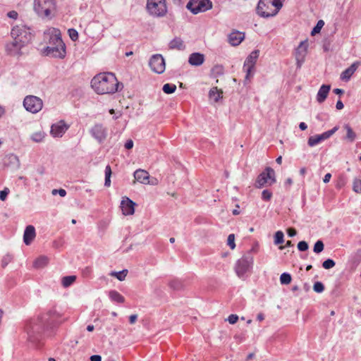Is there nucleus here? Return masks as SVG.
I'll list each match as a JSON object with an SVG mask.
<instances>
[{
    "label": "nucleus",
    "instance_id": "nucleus-1",
    "mask_svg": "<svg viewBox=\"0 0 361 361\" xmlns=\"http://www.w3.org/2000/svg\"><path fill=\"white\" fill-rule=\"evenodd\" d=\"M59 315L55 310H50L47 313L42 314L39 318L38 323L31 324L27 327V334L31 341H35L39 338H35V334H41L45 331L54 329L57 324Z\"/></svg>",
    "mask_w": 361,
    "mask_h": 361
},
{
    "label": "nucleus",
    "instance_id": "nucleus-2",
    "mask_svg": "<svg viewBox=\"0 0 361 361\" xmlns=\"http://www.w3.org/2000/svg\"><path fill=\"white\" fill-rule=\"evenodd\" d=\"M119 82L112 73H101L91 80V87L99 94H113L118 91Z\"/></svg>",
    "mask_w": 361,
    "mask_h": 361
},
{
    "label": "nucleus",
    "instance_id": "nucleus-3",
    "mask_svg": "<svg viewBox=\"0 0 361 361\" xmlns=\"http://www.w3.org/2000/svg\"><path fill=\"white\" fill-rule=\"evenodd\" d=\"M282 6V3L278 1L259 0L256 10L259 16L269 18L276 16Z\"/></svg>",
    "mask_w": 361,
    "mask_h": 361
},
{
    "label": "nucleus",
    "instance_id": "nucleus-4",
    "mask_svg": "<svg viewBox=\"0 0 361 361\" xmlns=\"http://www.w3.org/2000/svg\"><path fill=\"white\" fill-rule=\"evenodd\" d=\"M11 35L13 39H18L25 46L27 45L32 38L30 28L23 24L15 25L11 30Z\"/></svg>",
    "mask_w": 361,
    "mask_h": 361
},
{
    "label": "nucleus",
    "instance_id": "nucleus-5",
    "mask_svg": "<svg viewBox=\"0 0 361 361\" xmlns=\"http://www.w3.org/2000/svg\"><path fill=\"white\" fill-rule=\"evenodd\" d=\"M276 181L274 170L271 167H266V169L258 175L255 186L257 188H262L273 185Z\"/></svg>",
    "mask_w": 361,
    "mask_h": 361
},
{
    "label": "nucleus",
    "instance_id": "nucleus-6",
    "mask_svg": "<svg viewBox=\"0 0 361 361\" xmlns=\"http://www.w3.org/2000/svg\"><path fill=\"white\" fill-rule=\"evenodd\" d=\"M34 9L39 16L49 17L56 10L55 0H35Z\"/></svg>",
    "mask_w": 361,
    "mask_h": 361
},
{
    "label": "nucleus",
    "instance_id": "nucleus-7",
    "mask_svg": "<svg viewBox=\"0 0 361 361\" xmlns=\"http://www.w3.org/2000/svg\"><path fill=\"white\" fill-rule=\"evenodd\" d=\"M147 10L150 15L155 17L165 16L167 12L166 0H147Z\"/></svg>",
    "mask_w": 361,
    "mask_h": 361
},
{
    "label": "nucleus",
    "instance_id": "nucleus-8",
    "mask_svg": "<svg viewBox=\"0 0 361 361\" xmlns=\"http://www.w3.org/2000/svg\"><path fill=\"white\" fill-rule=\"evenodd\" d=\"M186 8L192 13L206 12L212 8V2L211 0H190Z\"/></svg>",
    "mask_w": 361,
    "mask_h": 361
},
{
    "label": "nucleus",
    "instance_id": "nucleus-9",
    "mask_svg": "<svg viewBox=\"0 0 361 361\" xmlns=\"http://www.w3.org/2000/svg\"><path fill=\"white\" fill-rule=\"evenodd\" d=\"M253 258L250 255H245L239 259L235 266L238 276L243 277L252 268Z\"/></svg>",
    "mask_w": 361,
    "mask_h": 361
},
{
    "label": "nucleus",
    "instance_id": "nucleus-10",
    "mask_svg": "<svg viewBox=\"0 0 361 361\" xmlns=\"http://www.w3.org/2000/svg\"><path fill=\"white\" fill-rule=\"evenodd\" d=\"M259 51L254 50L252 51L248 56L246 58L244 65L243 69L246 73L245 80H250L251 77L253 76L255 73V66L257 62V60L259 57Z\"/></svg>",
    "mask_w": 361,
    "mask_h": 361
},
{
    "label": "nucleus",
    "instance_id": "nucleus-11",
    "mask_svg": "<svg viewBox=\"0 0 361 361\" xmlns=\"http://www.w3.org/2000/svg\"><path fill=\"white\" fill-rule=\"evenodd\" d=\"M23 106L27 111L36 114L42 109L43 102L39 97L28 95L24 99Z\"/></svg>",
    "mask_w": 361,
    "mask_h": 361
},
{
    "label": "nucleus",
    "instance_id": "nucleus-12",
    "mask_svg": "<svg viewBox=\"0 0 361 361\" xmlns=\"http://www.w3.org/2000/svg\"><path fill=\"white\" fill-rule=\"evenodd\" d=\"M45 56L52 58L64 59L66 56V45L61 44L59 46H47L43 49Z\"/></svg>",
    "mask_w": 361,
    "mask_h": 361
},
{
    "label": "nucleus",
    "instance_id": "nucleus-13",
    "mask_svg": "<svg viewBox=\"0 0 361 361\" xmlns=\"http://www.w3.org/2000/svg\"><path fill=\"white\" fill-rule=\"evenodd\" d=\"M149 66L153 72L161 74L165 71V60L161 54H154L150 58Z\"/></svg>",
    "mask_w": 361,
    "mask_h": 361
},
{
    "label": "nucleus",
    "instance_id": "nucleus-14",
    "mask_svg": "<svg viewBox=\"0 0 361 361\" xmlns=\"http://www.w3.org/2000/svg\"><path fill=\"white\" fill-rule=\"evenodd\" d=\"M308 48V42L307 40L302 41L298 47L295 49V56L297 61L298 68H300L303 62L305 61V58L307 54Z\"/></svg>",
    "mask_w": 361,
    "mask_h": 361
},
{
    "label": "nucleus",
    "instance_id": "nucleus-15",
    "mask_svg": "<svg viewBox=\"0 0 361 361\" xmlns=\"http://www.w3.org/2000/svg\"><path fill=\"white\" fill-rule=\"evenodd\" d=\"M24 47L25 46L23 45L18 39H13L12 42L6 44L5 49L8 55L16 56L22 54L21 49Z\"/></svg>",
    "mask_w": 361,
    "mask_h": 361
},
{
    "label": "nucleus",
    "instance_id": "nucleus-16",
    "mask_svg": "<svg viewBox=\"0 0 361 361\" xmlns=\"http://www.w3.org/2000/svg\"><path fill=\"white\" fill-rule=\"evenodd\" d=\"M92 136L99 143L102 142L106 137V129L102 124L94 125L90 130Z\"/></svg>",
    "mask_w": 361,
    "mask_h": 361
},
{
    "label": "nucleus",
    "instance_id": "nucleus-17",
    "mask_svg": "<svg viewBox=\"0 0 361 361\" xmlns=\"http://www.w3.org/2000/svg\"><path fill=\"white\" fill-rule=\"evenodd\" d=\"M49 45L48 46H59L64 44L61 38V34L59 29L51 28L49 30Z\"/></svg>",
    "mask_w": 361,
    "mask_h": 361
},
{
    "label": "nucleus",
    "instance_id": "nucleus-18",
    "mask_svg": "<svg viewBox=\"0 0 361 361\" xmlns=\"http://www.w3.org/2000/svg\"><path fill=\"white\" fill-rule=\"evenodd\" d=\"M68 126L63 121L54 123L51 127V134L55 137H61L68 130Z\"/></svg>",
    "mask_w": 361,
    "mask_h": 361
},
{
    "label": "nucleus",
    "instance_id": "nucleus-19",
    "mask_svg": "<svg viewBox=\"0 0 361 361\" xmlns=\"http://www.w3.org/2000/svg\"><path fill=\"white\" fill-rule=\"evenodd\" d=\"M135 203L127 197H124L121 202L123 214L126 216L132 215L135 212Z\"/></svg>",
    "mask_w": 361,
    "mask_h": 361
},
{
    "label": "nucleus",
    "instance_id": "nucleus-20",
    "mask_svg": "<svg viewBox=\"0 0 361 361\" xmlns=\"http://www.w3.org/2000/svg\"><path fill=\"white\" fill-rule=\"evenodd\" d=\"M360 64L361 62L358 61L353 63L348 68L341 73L340 78L343 81H348Z\"/></svg>",
    "mask_w": 361,
    "mask_h": 361
},
{
    "label": "nucleus",
    "instance_id": "nucleus-21",
    "mask_svg": "<svg viewBox=\"0 0 361 361\" xmlns=\"http://www.w3.org/2000/svg\"><path fill=\"white\" fill-rule=\"evenodd\" d=\"M135 179L142 183L147 185L149 183V173L144 169H137L133 173Z\"/></svg>",
    "mask_w": 361,
    "mask_h": 361
},
{
    "label": "nucleus",
    "instance_id": "nucleus-22",
    "mask_svg": "<svg viewBox=\"0 0 361 361\" xmlns=\"http://www.w3.org/2000/svg\"><path fill=\"white\" fill-rule=\"evenodd\" d=\"M36 236L35 228L33 226H27L24 231L23 242L25 245H29Z\"/></svg>",
    "mask_w": 361,
    "mask_h": 361
},
{
    "label": "nucleus",
    "instance_id": "nucleus-23",
    "mask_svg": "<svg viewBox=\"0 0 361 361\" xmlns=\"http://www.w3.org/2000/svg\"><path fill=\"white\" fill-rule=\"evenodd\" d=\"M245 38V33L239 31L232 32L228 35V42L233 46H237L241 43Z\"/></svg>",
    "mask_w": 361,
    "mask_h": 361
},
{
    "label": "nucleus",
    "instance_id": "nucleus-24",
    "mask_svg": "<svg viewBox=\"0 0 361 361\" xmlns=\"http://www.w3.org/2000/svg\"><path fill=\"white\" fill-rule=\"evenodd\" d=\"M204 61V55L199 53L195 52L190 55L188 59V63L193 66H201Z\"/></svg>",
    "mask_w": 361,
    "mask_h": 361
},
{
    "label": "nucleus",
    "instance_id": "nucleus-25",
    "mask_svg": "<svg viewBox=\"0 0 361 361\" xmlns=\"http://www.w3.org/2000/svg\"><path fill=\"white\" fill-rule=\"evenodd\" d=\"M330 90V85H322L317 92V101L320 104L323 103L327 98Z\"/></svg>",
    "mask_w": 361,
    "mask_h": 361
},
{
    "label": "nucleus",
    "instance_id": "nucleus-26",
    "mask_svg": "<svg viewBox=\"0 0 361 361\" xmlns=\"http://www.w3.org/2000/svg\"><path fill=\"white\" fill-rule=\"evenodd\" d=\"M4 165L6 166H13V167L18 168L20 166L18 157L13 154L7 155L4 159Z\"/></svg>",
    "mask_w": 361,
    "mask_h": 361
},
{
    "label": "nucleus",
    "instance_id": "nucleus-27",
    "mask_svg": "<svg viewBox=\"0 0 361 361\" xmlns=\"http://www.w3.org/2000/svg\"><path fill=\"white\" fill-rule=\"evenodd\" d=\"M171 49L184 50L185 46L183 41L180 37H175L173 39L169 44Z\"/></svg>",
    "mask_w": 361,
    "mask_h": 361
},
{
    "label": "nucleus",
    "instance_id": "nucleus-28",
    "mask_svg": "<svg viewBox=\"0 0 361 361\" xmlns=\"http://www.w3.org/2000/svg\"><path fill=\"white\" fill-rule=\"evenodd\" d=\"M109 296L115 302L123 303L125 301L124 297L115 290L109 291Z\"/></svg>",
    "mask_w": 361,
    "mask_h": 361
},
{
    "label": "nucleus",
    "instance_id": "nucleus-29",
    "mask_svg": "<svg viewBox=\"0 0 361 361\" xmlns=\"http://www.w3.org/2000/svg\"><path fill=\"white\" fill-rule=\"evenodd\" d=\"M222 91L219 90L218 88L213 87L210 90L209 92V96L210 99H213L215 102H217L220 98L222 97Z\"/></svg>",
    "mask_w": 361,
    "mask_h": 361
},
{
    "label": "nucleus",
    "instance_id": "nucleus-30",
    "mask_svg": "<svg viewBox=\"0 0 361 361\" xmlns=\"http://www.w3.org/2000/svg\"><path fill=\"white\" fill-rule=\"evenodd\" d=\"M48 264V258L45 256H40L34 262V267L37 269L43 268Z\"/></svg>",
    "mask_w": 361,
    "mask_h": 361
},
{
    "label": "nucleus",
    "instance_id": "nucleus-31",
    "mask_svg": "<svg viewBox=\"0 0 361 361\" xmlns=\"http://www.w3.org/2000/svg\"><path fill=\"white\" fill-rule=\"evenodd\" d=\"M76 280V276L71 275V276H67L62 278V285L63 287L67 288L72 285L75 281Z\"/></svg>",
    "mask_w": 361,
    "mask_h": 361
},
{
    "label": "nucleus",
    "instance_id": "nucleus-32",
    "mask_svg": "<svg viewBox=\"0 0 361 361\" xmlns=\"http://www.w3.org/2000/svg\"><path fill=\"white\" fill-rule=\"evenodd\" d=\"M212 75L214 77L222 75L224 73V68L222 65H215L211 70Z\"/></svg>",
    "mask_w": 361,
    "mask_h": 361
},
{
    "label": "nucleus",
    "instance_id": "nucleus-33",
    "mask_svg": "<svg viewBox=\"0 0 361 361\" xmlns=\"http://www.w3.org/2000/svg\"><path fill=\"white\" fill-rule=\"evenodd\" d=\"M319 135L310 136L308 138L307 144L310 147H314L323 141Z\"/></svg>",
    "mask_w": 361,
    "mask_h": 361
},
{
    "label": "nucleus",
    "instance_id": "nucleus-34",
    "mask_svg": "<svg viewBox=\"0 0 361 361\" xmlns=\"http://www.w3.org/2000/svg\"><path fill=\"white\" fill-rule=\"evenodd\" d=\"M112 171L111 166L109 165H107L105 168V181H104V185L106 187H109L111 185V176Z\"/></svg>",
    "mask_w": 361,
    "mask_h": 361
},
{
    "label": "nucleus",
    "instance_id": "nucleus-35",
    "mask_svg": "<svg viewBox=\"0 0 361 361\" xmlns=\"http://www.w3.org/2000/svg\"><path fill=\"white\" fill-rule=\"evenodd\" d=\"M338 130V126H335L331 130H327L319 135L321 139L324 141L328 138H329L331 135H333L337 130Z\"/></svg>",
    "mask_w": 361,
    "mask_h": 361
},
{
    "label": "nucleus",
    "instance_id": "nucleus-36",
    "mask_svg": "<svg viewBox=\"0 0 361 361\" xmlns=\"http://www.w3.org/2000/svg\"><path fill=\"white\" fill-rule=\"evenodd\" d=\"M162 90L166 94H172L176 90V86L174 84L166 83L164 85Z\"/></svg>",
    "mask_w": 361,
    "mask_h": 361
},
{
    "label": "nucleus",
    "instance_id": "nucleus-37",
    "mask_svg": "<svg viewBox=\"0 0 361 361\" xmlns=\"http://www.w3.org/2000/svg\"><path fill=\"white\" fill-rule=\"evenodd\" d=\"M128 274L127 269H123L121 271H112L110 275L113 276H116L119 281H123L126 277Z\"/></svg>",
    "mask_w": 361,
    "mask_h": 361
},
{
    "label": "nucleus",
    "instance_id": "nucleus-38",
    "mask_svg": "<svg viewBox=\"0 0 361 361\" xmlns=\"http://www.w3.org/2000/svg\"><path fill=\"white\" fill-rule=\"evenodd\" d=\"M44 138V133L42 131L35 132L31 135V139L35 142H40Z\"/></svg>",
    "mask_w": 361,
    "mask_h": 361
},
{
    "label": "nucleus",
    "instance_id": "nucleus-39",
    "mask_svg": "<svg viewBox=\"0 0 361 361\" xmlns=\"http://www.w3.org/2000/svg\"><path fill=\"white\" fill-rule=\"evenodd\" d=\"M345 129L346 130V138L350 141H353L356 137L355 133L351 128V127L348 124H345L344 126Z\"/></svg>",
    "mask_w": 361,
    "mask_h": 361
},
{
    "label": "nucleus",
    "instance_id": "nucleus-40",
    "mask_svg": "<svg viewBox=\"0 0 361 361\" xmlns=\"http://www.w3.org/2000/svg\"><path fill=\"white\" fill-rule=\"evenodd\" d=\"M353 190L357 194H361V179L355 178L353 182Z\"/></svg>",
    "mask_w": 361,
    "mask_h": 361
},
{
    "label": "nucleus",
    "instance_id": "nucleus-41",
    "mask_svg": "<svg viewBox=\"0 0 361 361\" xmlns=\"http://www.w3.org/2000/svg\"><path fill=\"white\" fill-rule=\"evenodd\" d=\"M284 235L283 233L281 231H278L276 232L274 235V244L280 245L284 242Z\"/></svg>",
    "mask_w": 361,
    "mask_h": 361
},
{
    "label": "nucleus",
    "instance_id": "nucleus-42",
    "mask_svg": "<svg viewBox=\"0 0 361 361\" xmlns=\"http://www.w3.org/2000/svg\"><path fill=\"white\" fill-rule=\"evenodd\" d=\"M280 281L281 284H289L291 282V276L288 273H283L280 276Z\"/></svg>",
    "mask_w": 361,
    "mask_h": 361
},
{
    "label": "nucleus",
    "instance_id": "nucleus-43",
    "mask_svg": "<svg viewBox=\"0 0 361 361\" xmlns=\"http://www.w3.org/2000/svg\"><path fill=\"white\" fill-rule=\"evenodd\" d=\"M324 25V22L322 20H318L317 25L313 27V29L311 32V35H315L316 34L319 33L321 31V30Z\"/></svg>",
    "mask_w": 361,
    "mask_h": 361
},
{
    "label": "nucleus",
    "instance_id": "nucleus-44",
    "mask_svg": "<svg viewBox=\"0 0 361 361\" xmlns=\"http://www.w3.org/2000/svg\"><path fill=\"white\" fill-rule=\"evenodd\" d=\"M324 243L322 240H317L314 245V248H313V251L315 252V253H320L321 252L323 251L324 250Z\"/></svg>",
    "mask_w": 361,
    "mask_h": 361
},
{
    "label": "nucleus",
    "instance_id": "nucleus-45",
    "mask_svg": "<svg viewBox=\"0 0 361 361\" xmlns=\"http://www.w3.org/2000/svg\"><path fill=\"white\" fill-rule=\"evenodd\" d=\"M313 290L316 293H322L324 290V286L322 282L317 281L314 283Z\"/></svg>",
    "mask_w": 361,
    "mask_h": 361
},
{
    "label": "nucleus",
    "instance_id": "nucleus-46",
    "mask_svg": "<svg viewBox=\"0 0 361 361\" xmlns=\"http://www.w3.org/2000/svg\"><path fill=\"white\" fill-rule=\"evenodd\" d=\"M336 263L335 262L331 259H327L326 260L324 261L322 263V267L325 269H329L333 268L335 266Z\"/></svg>",
    "mask_w": 361,
    "mask_h": 361
},
{
    "label": "nucleus",
    "instance_id": "nucleus-47",
    "mask_svg": "<svg viewBox=\"0 0 361 361\" xmlns=\"http://www.w3.org/2000/svg\"><path fill=\"white\" fill-rule=\"evenodd\" d=\"M68 35H69L70 38L73 41L75 42V41L78 40V31L75 29L70 28V29H68Z\"/></svg>",
    "mask_w": 361,
    "mask_h": 361
},
{
    "label": "nucleus",
    "instance_id": "nucleus-48",
    "mask_svg": "<svg viewBox=\"0 0 361 361\" xmlns=\"http://www.w3.org/2000/svg\"><path fill=\"white\" fill-rule=\"evenodd\" d=\"M169 286L174 290H179L182 288V283L178 280H173L169 283Z\"/></svg>",
    "mask_w": 361,
    "mask_h": 361
},
{
    "label": "nucleus",
    "instance_id": "nucleus-49",
    "mask_svg": "<svg viewBox=\"0 0 361 361\" xmlns=\"http://www.w3.org/2000/svg\"><path fill=\"white\" fill-rule=\"evenodd\" d=\"M234 241L235 235L231 233L228 236L227 244L232 250H233L235 247V244Z\"/></svg>",
    "mask_w": 361,
    "mask_h": 361
},
{
    "label": "nucleus",
    "instance_id": "nucleus-50",
    "mask_svg": "<svg viewBox=\"0 0 361 361\" xmlns=\"http://www.w3.org/2000/svg\"><path fill=\"white\" fill-rule=\"evenodd\" d=\"M272 197V192L269 190H264L262 192V198L264 201H269Z\"/></svg>",
    "mask_w": 361,
    "mask_h": 361
},
{
    "label": "nucleus",
    "instance_id": "nucleus-51",
    "mask_svg": "<svg viewBox=\"0 0 361 361\" xmlns=\"http://www.w3.org/2000/svg\"><path fill=\"white\" fill-rule=\"evenodd\" d=\"M309 246L306 241H300L298 244V249L300 251H306L308 249Z\"/></svg>",
    "mask_w": 361,
    "mask_h": 361
},
{
    "label": "nucleus",
    "instance_id": "nucleus-52",
    "mask_svg": "<svg viewBox=\"0 0 361 361\" xmlns=\"http://www.w3.org/2000/svg\"><path fill=\"white\" fill-rule=\"evenodd\" d=\"M227 320H228V322L230 324H235V323L238 322V315H236V314H231V315H229V316H228V319H227Z\"/></svg>",
    "mask_w": 361,
    "mask_h": 361
},
{
    "label": "nucleus",
    "instance_id": "nucleus-53",
    "mask_svg": "<svg viewBox=\"0 0 361 361\" xmlns=\"http://www.w3.org/2000/svg\"><path fill=\"white\" fill-rule=\"evenodd\" d=\"M8 193H9V190L8 188H5L4 190H1L0 191V200L2 201H4L6 199Z\"/></svg>",
    "mask_w": 361,
    "mask_h": 361
},
{
    "label": "nucleus",
    "instance_id": "nucleus-54",
    "mask_svg": "<svg viewBox=\"0 0 361 361\" xmlns=\"http://www.w3.org/2000/svg\"><path fill=\"white\" fill-rule=\"evenodd\" d=\"M287 233L289 237H293L297 234V231L294 228H289L287 230Z\"/></svg>",
    "mask_w": 361,
    "mask_h": 361
},
{
    "label": "nucleus",
    "instance_id": "nucleus-55",
    "mask_svg": "<svg viewBox=\"0 0 361 361\" xmlns=\"http://www.w3.org/2000/svg\"><path fill=\"white\" fill-rule=\"evenodd\" d=\"M125 148L130 149L133 147V141L132 140H128L125 143Z\"/></svg>",
    "mask_w": 361,
    "mask_h": 361
},
{
    "label": "nucleus",
    "instance_id": "nucleus-56",
    "mask_svg": "<svg viewBox=\"0 0 361 361\" xmlns=\"http://www.w3.org/2000/svg\"><path fill=\"white\" fill-rule=\"evenodd\" d=\"M7 16L10 18H13V19H16L18 18V13L15 11H9L7 14Z\"/></svg>",
    "mask_w": 361,
    "mask_h": 361
},
{
    "label": "nucleus",
    "instance_id": "nucleus-57",
    "mask_svg": "<svg viewBox=\"0 0 361 361\" xmlns=\"http://www.w3.org/2000/svg\"><path fill=\"white\" fill-rule=\"evenodd\" d=\"M90 361H102V357L99 355H94L90 357Z\"/></svg>",
    "mask_w": 361,
    "mask_h": 361
},
{
    "label": "nucleus",
    "instance_id": "nucleus-58",
    "mask_svg": "<svg viewBox=\"0 0 361 361\" xmlns=\"http://www.w3.org/2000/svg\"><path fill=\"white\" fill-rule=\"evenodd\" d=\"M336 107L338 110H341L343 109L344 105L341 100H338L336 104Z\"/></svg>",
    "mask_w": 361,
    "mask_h": 361
},
{
    "label": "nucleus",
    "instance_id": "nucleus-59",
    "mask_svg": "<svg viewBox=\"0 0 361 361\" xmlns=\"http://www.w3.org/2000/svg\"><path fill=\"white\" fill-rule=\"evenodd\" d=\"M137 319V314H132L129 317V322L133 324H134L136 320Z\"/></svg>",
    "mask_w": 361,
    "mask_h": 361
},
{
    "label": "nucleus",
    "instance_id": "nucleus-60",
    "mask_svg": "<svg viewBox=\"0 0 361 361\" xmlns=\"http://www.w3.org/2000/svg\"><path fill=\"white\" fill-rule=\"evenodd\" d=\"M331 178V174L330 173H326L323 178L324 183H329L330 181Z\"/></svg>",
    "mask_w": 361,
    "mask_h": 361
},
{
    "label": "nucleus",
    "instance_id": "nucleus-61",
    "mask_svg": "<svg viewBox=\"0 0 361 361\" xmlns=\"http://www.w3.org/2000/svg\"><path fill=\"white\" fill-rule=\"evenodd\" d=\"M158 183V180L156 178H149V183H148L147 184H149V185H155Z\"/></svg>",
    "mask_w": 361,
    "mask_h": 361
},
{
    "label": "nucleus",
    "instance_id": "nucleus-62",
    "mask_svg": "<svg viewBox=\"0 0 361 361\" xmlns=\"http://www.w3.org/2000/svg\"><path fill=\"white\" fill-rule=\"evenodd\" d=\"M336 94H343L344 93V90H342V89H339V88H336L333 91Z\"/></svg>",
    "mask_w": 361,
    "mask_h": 361
},
{
    "label": "nucleus",
    "instance_id": "nucleus-63",
    "mask_svg": "<svg viewBox=\"0 0 361 361\" xmlns=\"http://www.w3.org/2000/svg\"><path fill=\"white\" fill-rule=\"evenodd\" d=\"M58 194L61 196V197H65L66 195V191L64 190V189H59L58 190Z\"/></svg>",
    "mask_w": 361,
    "mask_h": 361
},
{
    "label": "nucleus",
    "instance_id": "nucleus-64",
    "mask_svg": "<svg viewBox=\"0 0 361 361\" xmlns=\"http://www.w3.org/2000/svg\"><path fill=\"white\" fill-rule=\"evenodd\" d=\"M299 128L301 130H305L307 128V126L305 123L304 122H301L300 124H299Z\"/></svg>",
    "mask_w": 361,
    "mask_h": 361
}]
</instances>
